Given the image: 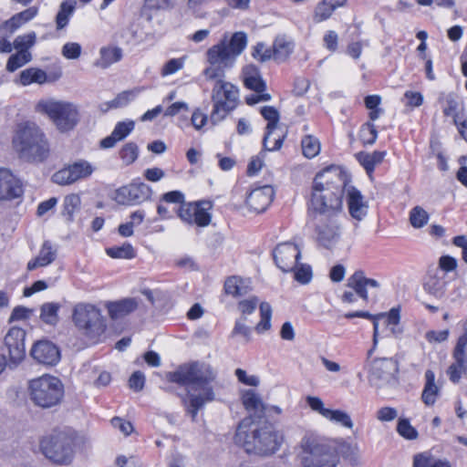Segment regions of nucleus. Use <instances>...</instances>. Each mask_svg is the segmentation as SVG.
Instances as JSON below:
<instances>
[{
	"mask_svg": "<svg viewBox=\"0 0 467 467\" xmlns=\"http://www.w3.org/2000/svg\"><path fill=\"white\" fill-rule=\"evenodd\" d=\"M246 45V35L244 32H235L230 36L225 34L218 44L206 51V60L210 66L203 70V75L208 80H216L212 92L213 109L210 117L213 124L222 121L236 106L239 90L223 78L224 68L234 65Z\"/></svg>",
	"mask_w": 467,
	"mask_h": 467,
	"instance_id": "1",
	"label": "nucleus"
},
{
	"mask_svg": "<svg viewBox=\"0 0 467 467\" xmlns=\"http://www.w3.org/2000/svg\"><path fill=\"white\" fill-rule=\"evenodd\" d=\"M216 376L212 366L200 361L184 363L168 373L169 381L187 386L182 403L192 421H195L200 410L215 400L213 382Z\"/></svg>",
	"mask_w": 467,
	"mask_h": 467,
	"instance_id": "2",
	"label": "nucleus"
},
{
	"mask_svg": "<svg viewBox=\"0 0 467 467\" xmlns=\"http://www.w3.org/2000/svg\"><path fill=\"white\" fill-rule=\"evenodd\" d=\"M347 182L349 177L339 167L330 166L318 172L313 182L309 202L314 215L340 213Z\"/></svg>",
	"mask_w": 467,
	"mask_h": 467,
	"instance_id": "3",
	"label": "nucleus"
},
{
	"mask_svg": "<svg viewBox=\"0 0 467 467\" xmlns=\"http://www.w3.org/2000/svg\"><path fill=\"white\" fill-rule=\"evenodd\" d=\"M250 420H244L235 433V441L244 447L247 453L269 456L275 453L283 441V437L271 425L254 424L248 430Z\"/></svg>",
	"mask_w": 467,
	"mask_h": 467,
	"instance_id": "4",
	"label": "nucleus"
},
{
	"mask_svg": "<svg viewBox=\"0 0 467 467\" xmlns=\"http://www.w3.org/2000/svg\"><path fill=\"white\" fill-rule=\"evenodd\" d=\"M12 143L19 158L25 161L40 162L48 157V141L41 129L33 122L20 124Z\"/></svg>",
	"mask_w": 467,
	"mask_h": 467,
	"instance_id": "5",
	"label": "nucleus"
},
{
	"mask_svg": "<svg viewBox=\"0 0 467 467\" xmlns=\"http://www.w3.org/2000/svg\"><path fill=\"white\" fill-rule=\"evenodd\" d=\"M300 447L302 467H336L338 463L336 449L319 436L305 435Z\"/></svg>",
	"mask_w": 467,
	"mask_h": 467,
	"instance_id": "6",
	"label": "nucleus"
},
{
	"mask_svg": "<svg viewBox=\"0 0 467 467\" xmlns=\"http://www.w3.org/2000/svg\"><path fill=\"white\" fill-rule=\"evenodd\" d=\"M64 385L54 376L43 375L29 382V396L32 402L42 409H51L62 401Z\"/></svg>",
	"mask_w": 467,
	"mask_h": 467,
	"instance_id": "7",
	"label": "nucleus"
},
{
	"mask_svg": "<svg viewBox=\"0 0 467 467\" xmlns=\"http://www.w3.org/2000/svg\"><path fill=\"white\" fill-rule=\"evenodd\" d=\"M43 454L56 464L67 465L73 460V440L65 431H54L40 441Z\"/></svg>",
	"mask_w": 467,
	"mask_h": 467,
	"instance_id": "8",
	"label": "nucleus"
},
{
	"mask_svg": "<svg viewBox=\"0 0 467 467\" xmlns=\"http://www.w3.org/2000/svg\"><path fill=\"white\" fill-rule=\"evenodd\" d=\"M37 111L47 114L60 131L72 130L78 121V110L73 103L54 99L40 100Z\"/></svg>",
	"mask_w": 467,
	"mask_h": 467,
	"instance_id": "9",
	"label": "nucleus"
},
{
	"mask_svg": "<svg viewBox=\"0 0 467 467\" xmlns=\"http://www.w3.org/2000/svg\"><path fill=\"white\" fill-rule=\"evenodd\" d=\"M367 369L369 384L376 389L393 387L398 383L399 365L393 358H374L368 363Z\"/></svg>",
	"mask_w": 467,
	"mask_h": 467,
	"instance_id": "10",
	"label": "nucleus"
},
{
	"mask_svg": "<svg viewBox=\"0 0 467 467\" xmlns=\"http://www.w3.org/2000/svg\"><path fill=\"white\" fill-rule=\"evenodd\" d=\"M72 317L76 327L88 336L100 335L105 330L106 325L100 310L91 304L76 305Z\"/></svg>",
	"mask_w": 467,
	"mask_h": 467,
	"instance_id": "11",
	"label": "nucleus"
},
{
	"mask_svg": "<svg viewBox=\"0 0 467 467\" xmlns=\"http://www.w3.org/2000/svg\"><path fill=\"white\" fill-rule=\"evenodd\" d=\"M314 220L317 242L326 248H332L341 234L339 213L314 215Z\"/></svg>",
	"mask_w": 467,
	"mask_h": 467,
	"instance_id": "12",
	"label": "nucleus"
},
{
	"mask_svg": "<svg viewBox=\"0 0 467 467\" xmlns=\"http://www.w3.org/2000/svg\"><path fill=\"white\" fill-rule=\"evenodd\" d=\"M212 207L213 204L209 201L185 202L179 207L177 213L179 218L188 224L205 227L211 223L212 216L209 211Z\"/></svg>",
	"mask_w": 467,
	"mask_h": 467,
	"instance_id": "13",
	"label": "nucleus"
},
{
	"mask_svg": "<svg viewBox=\"0 0 467 467\" xmlns=\"http://www.w3.org/2000/svg\"><path fill=\"white\" fill-rule=\"evenodd\" d=\"M347 286L353 291H345L341 296V301L352 304L357 301V296L368 301V287L378 288L379 283L376 279L366 277L362 270H358L348 277Z\"/></svg>",
	"mask_w": 467,
	"mask_h": 467,
	"instance_id": "14",
	"label": "nucleus"
},
{
	"mask_svg": "<svg viewBox=\"0 0 467 467\" xmlns=\"http://www.w3.org/2000/svg\"><path fill=\"white\" fill-rule=\"evenodd\" d=\"M151 188L144 182H131L115 192L114 200L122 205H138L150 199Z\"/></svg>",
	"mask_w": 467,
	"mask_h": 467,
	"instance_id": "15",
	"label": "nucleus"
},
{
	"mask_svg": "<svg viewBox=\"0 0 467 467\" xmlns=\"http://www.w3.org/2000/svg\"><path fill=\"white\" fill-rule=\"evenodd\" d=\"M94 171L93 166L87 161H78L55 172L52 180L59 185H68L89 177Z\"/></svg>",
	"mask_w": 467,
	"mask_h": 467,
	"instance_id": "16",
	"label": "nucleus"
},
{
	"mask_svg": "<svg viewBox=\"0 0 467 467\" xmlns=\"http://www.w3.org/2000/svg\"><path fill=\"white\" fill-rule=\"evenodd\" d=\"M273 257L276 266L284 273H288L296 268L301 251L294 243H281L274 249Z\"/></svg>",
	"mask_w": 467,
	"mask_h": 467,
	"instance_id": "17",
	"label": "nucleus"
},
{
	"mask_svg": "<svg viewBox=\"0 0 467 467\" xmlns=\"http://www.w3.org/2000/svg\"><path fill=\"white\" fill-rule=\"evenodd\" d=\"M26 331L20 327H11L5 337V346L8 350L9 363L16 366L20 363L26 355L25 348Z\"/></svg>",
	"mask_w": 467,
	"mask_h": 467,
	"instance_id": "18",
	"label": "nucleus"
},
{
	"mask_svg": "<svg viewBox=\"0 0 467 467\" xmlns=\"http://www.w3.org/2000/svg\"><path fill=\"white\" fill-rule=\"evenodd\" d=\"M260 113L267 121L266 131L263 140L264 150L269 151L277 150L283 145L285 135H278L277 138H275L274 144L272 146H269V140L278 127L280 114L278 110L273 106L262 107Z\"/></svg>",
	"mask_w": 467,
	"mask_h": 467,
	"instance_id": "19",
	"label": "nucleus"
},
{
	"mask_svg": "<svg viewBox=\"0 0 467 467\" xmlns=\"http://www.w3.org/2000/svg\"><path fill=\"white\" fill-rule=\"evenodd\" d=\"M306 401L313 411L317 412L325 419L348 429L353 428V421L347 412L325 408L324 402L318 397L307 396Z\"/></svg>",
	"mask_w": 467,
	"mask_h": 467,
	"instance_id": "20",
	"label": "nucleus"
},
{
	"mask_svg": "<svg viewBox=\"0 0 467 467\" xmlns=\"http://www.w3.org/2000/svg\"><path fill=\"white\" fill-rule=\"evenodd\" d=\"M31 356L38 363L47 366H54L60 359L58 348L48 340L36 342L31 349Z\"/></svg>",
	"mask_w": 467,
	"mask_h": 467,
	"instance_id": "21",
	"label": "nucleus"
},
{
	"mask_svg": "<svg viewBox=\"0 0 467 467\" xmlns=\"http://www.w3.org/2000/svg\"><path fill=\"white\" fill-rule=\"evenodd\" d=\"M274 196L275 191L273 187L265 185L251 191L246 198V204L255 213H263L270 205Z\"/></svg>",
	"mask_w": 467,
	"mask_h": 467,
	"instance_id": "22",
	"label": "nucleus"
},
{
	"mask_svg": "<svg viewBox=\"0 0 467 467\" xmlns=\"http://www.w3.org/2000/svg\"><path fill=\"white\" fill-rule=\"evenodd\" d=\"M446 277L447 274L442 272L441 269H429L423 283L424 290L436 298H442L446 292Z\"/></svg>",
	"mask_w": 467,
	"mask_h": 467,
	"instance_id": "23",
	"label": "nucleus"
},
{
	"mask_svg": "<svg viewBox=\"0 0 467 467\" xmlns=\"http://www.w3.org/2000/svg\"><path fill=\"white\" fill-rule=\"evenodd\" d=\"M22 194V182L8 170L0 169V200H12Z\"/></svg>",
	"mask_w": 467,
	"mask_h": 467,
	"instance_id": "24",
	"label": "nucleus"
},
{
	"mask_svg": "<svg viewBox=\"0 0 467 467\" xmlns=\"http://www.w3.org/2000/svg\"><path fill=\"white\" fill-rule=\"evenodd\" d=\"M349 214L357 221L363 220L368 214V205L363 195L355 187L348 185L345 188Z\"/></svg>",
	"mask_w": 467,
	"mask_h": 467,
	"instance_id": "25",
	"label": "nucleus"
},
{
	"mask_svg": "<svg viewBox=\"0 0 467 467\" xmlns=\"http://www.w3.org/2000/svg\"><path fill=\"white\" fill-rule=\"evenodd\" d=\"M38 14V7L30 6L17 14L12 16L0 25V32L8 31L9 35H13L23 25L33 20Z\"/></svg>",
	"mask_w": 467,
	"mask_h": 467,
	"instance_id": "26",
	"label": "nucleus"
},
{
	"mask_svg": "<svg viewBox=\"0 0 467 467\" xmlns=\"http://www.w3.org/2000/svg\"><path fill=\"white\" fill-rule=\"evenodd\" d=\"M242 403L244 409L257 419L266 415V405L264 403L261 396L254 389H246L242 392Z\"/></svg>",
	"mask_w": 467,
	"mask_h": 467,
	"instance_id": "27",
	"label": "nucleus"
},
{
	"mask_svg": "<svg viewBox=\"0 0 467 467\" xmlns=\"http://www.w3.org/2000/svg\"><path fill=\"white\" fill-rule=\"evenodd\" d=\"M57 250L50 241H45L41 245L37 256L31 259L26 265L28 271L37 267H45L52 264L57 258Z\"/></svg>",
	"mask_w": 467,
	"mask_h": 467,
	"instance_id": "28",
	"label": "nucleus"
},
{
	"mask_svg": "<svg viewBox=\"0 0 467 467\" xmlns=\"http://www.w3.org/2000/svg\"><path fill=\"white\" fill-rule=\"evenodd\" d=\"M123 50L121 47L108 45L100 47L99 57L95 61L94 65L99 68L106 69L111 65L118 63L122 59Z\"/></svg>",
	"mask_w": 467,
	"mask_h": 467,
	"instance_id": "29",
	"label": "nucleus"
},
{
	"mask_svg": "<svg viewBox=\"0 0 467 467\" xmlns=\"http://www.w3.org/2000/svg\"><path fill=\"white\" fill-rule=\"evenodd\" d=\"M106 306L109 317L112 319H118L136 310L138 302L134 298H124L119 301L109 302Z\"/></svg>",
	"mask_w": 467,
	"mask_h": 467,
	"instance_id": "30",
	"label": "nucleus"
},
{
	"mask_svg": "<svg viewBox=\"0 0 467 467\" xmlns=\"http://www.w3.org/2000/svg\"><path fill=\"white\" fill-rule=\"evenodd\" d=\"M442 112L445 116L451 117L453 123L464 124L463 107L453 93L445 96Z\"/></svg>",
	"mask_w": 467,
	"mask_h": 467,
	"instance_id": "31",
	"label": "nucleus"
},
{
	"mask_svg": "<svg viewBox=\"0 0 467 467\" xmlns=\"http://www.w3.org/2000/svg\"><path fill=\"white\" fill-rule=\"evenodd\" d=\"M357 161L365 169L367 174L370 177L375 171L376 166L379 165L385 156L386 151L374 150L373 152L359 151L356 155Z\"/></svg>",
	"mask_w": 467,
	"mask_h": 467,
	"instance_id": "32",
	"label": "nucleus"
},
{
	"mask_svg": "<svg viewBox=\"0 0 467 467\" xmlns=\"http://www.w3.org/2000/svg\"><path fill=\"white\" fill-rule=\"evenodd\" d=\"M294 42L285 36H277L273 43L274 60L277 63L285 62L294 52Z\"/></svg>",
	"mask_w": 467,
	"mask_h": 467,
	"instance_id": "33",
	"label": "nucleus"
},
{
	"mask_svg": "<svg viewBox=\"0 0 467 467\" xmlns=\"http://www.w3.org/2000/svg\"><path fill=\"white\" fill-rule=\"evenodd\" d=\"M440 394V388L435 383V374L428 369L425 372V385L421 393L422 402L426 406H432Z\"/></svg>",
	"mask_w": 467,
	"mask_h": 467,
	"instance_id": "34",
	"label": "nucleus"
},
{
	"mask_svg": "<svg viewBox=\"0 0 467 467\" xmlns=\"http://www.w3.org/2000/svg\"><path fill=\"white\" fill-rule=\"evenodd\" d=\"M244 81L247 88L258 93L265 89V83L262 79L258 68L254 66H247L244 68Z\"/></svg>",
	"mask_w": 467,
	"mask_h": 467,
	"instance_id": "35",
	"label": "nucleus"
},
{
	"mask_svg": "<svg viewBox=\"0 0 467 467\" xmlns=\"http://www.w3.org/2000/svg\"><path fill=\"white\" fill-rule=\"evenodd\" d=\"M224 291L227 295L236 297L248 294L250 288L243 278L231 276L224 282Z\"/></svg>",
	"mask_w": 467,
	"mask_h": 467,
	"instance_id": "36",
	"label": "nucleus"
},
{
	"mask_svg": "<svg viewBox=\"0 0 467 467\" xmlns=\"http://www.w3.org/2000/svg\"><path fill=\"white\" fill-rule=\"evenodd\" d=\"M413 467H451L447 460L436 459L429 452L414 455Z\"/></svg>",
	"mask_w": 467,
	"mask_h": 467,
	"instance_id": "37",
	"label": "nucleus"
},
{
	"mask_svg": "<svg viewBox=\"0 0 467 467\" xmlns=\"http://www.w3.org/2000/svg\"><path fill=\"white\" fill-rule=\"evenodd\" d=\"M47 73L36 67H30L20 73V83L27 86L32 83L43 84L47 81Z\"/></svg>",
	"mask_w": 467,
	"mask_h": 467,
	"instance_id": "38",
	"label": "nucleus"
},
{
	"mask_svg": "<svg viewBox=\"0 0 467 467\" xmlns=\"http://www.w3.org/2000/svg\"><path fill=\"white\" fill-rule=\"evenodd\" d=\"M76 0H65L61 3L59 11L56 17L57 28L63 29L67 24L70 16L75 9Z\"/></svg>",
	"mask_w": 467,
	"mask_h": 467,
	"instance_id": "39",
	"label": "nucleus"
},
{
	"mask_svg": "<svg viewBox=\"0 0 467 467\" xmlns=\"http://www.w3.org/2000/svg\"><path fill=\"white\" fill-rule=\"evenodd\" d=\"M142 89V88H135L120 92L114 99L108 103V108H121L127 106L140 95Z\"/></svg>",
	"mask_w": 467,
	"mask_h": 467,
	"instance_id": "40",
	"label": "nucleus"
},
{
	"mask_svg": "<svg viewBox=\"0 0 467 467\" xmlns=\"http://www.w3.org/2000/svg\"><path fill=\"white\" fill-rule=\"evenodd\" d=\"M60 308L57 303H45L40 308L41 320L48 325H56L58 321V310Z\"/></svg>",
	"mask_w": 467,
	"mask_h": 467,
	"instance_id": "41",
	"label": "nucleus"
},
{
	"mask_svg": "<svg viewBox=\"0 0 467 467\" xmlns=\"http://www.w3.org/2000/svg\"><path fill=\"white\" fill-rule=\"evenodd\" d=\"M32 55L29 51H17L12 55L6 63V70L9 72H15L26 63L30 62Z\"/></svg>",
	"mask_w": 467,
	"mask_h": 467,
	"instance_id": "42",
	"label": "nucleus"
},
{
	"mask_svg": "<svg viewBox=\"0 0 467 467\" xmlns=\"http://www.w3.org/2000/svg\"><path fill=\"white\" fill-rule=\"evenodd\" d=\"M107 254L111 258L132 259L135 257V251L132 245L125 243L120 246H112L106 249Z\"/></svg>",
	"mask_w": 467,
	"mask_h": 467,
	"instance_id": "43",
	"label": "nucleus"
},
{
	"mask_svg": "<svg viewBox=\"0 0 467 467\" xmlns=\"http://www.w3.org/2000/svg\"><path fill=\"white\" fill-rule=\"evenodd\" d=\"M301 146L303 154L308 159L316 157L320 152V142L314 136H305L302 139Z\"/></svg>",
	"mask_w": 467,
	"mask_h": 467,
	"instance_id": "44",
	"label": "nucleus"
},
{
	"mask_svg": "<svg viewBox=\"0 0 467 467\" xmlns=\"http://www.w3.org/2000/svg\"><path fill=\"white\" fill-rule=\"evenodd\" d=\"M259 309L261 320L255 329L258 333H263L271 327L272 307L267 302H262L259 305Z\"/></svg>",
	"mask_w": 467,
	"mask_h": 467,
	"instance_id": "45",
	"label": "nucleus"
},
{
	"mask_svg": "<svg viewBox=\"0 0 467 467\" xmlns=\"http://www.w3.org/2000/svg\"><path fill=\"white\" fill-rule=\"evenodd\" d=\"M429 213L420 206H415L410 212V223L414 228H421L429 222Z\"/></svg>",
	"mask_w": 467,
	"mask_h": 467,
	"instance_id": "46",
	"label": "nucleus"
},
{
	"mask_svg": "<svg viewBox=\"0 0 467 467\" xmlns=\"http://www.w3.org/2000/svg\"><path fill=\"white\" fill-rule=\"evenodd\" d=\"M81 200L78 194H69L67 195L64 199L63 203V212L62 213L64 215H67L68 217V220H72L73 214L76 211H78L80 207Z\"/></svg>",
	"mask_w": 467,
	"mask_h": 467,
	"instance_id": "47",
	"label": "nucleus"
},
{
	"mask_svg": "<svg viewBox=\"0 0 467 467\" xmlns=\"http://www.w3.org/2000/svg\"><path fill=\"white\" fill-rule=\"evenodd\" d=\"M359 137L364 145H373L378 138V131L374 124L366 122L362 125Z\"/></svg>",
	"mask_w": 467,
	"mask_h": 467,
	"instance_id": "48",
	"label": "nucleus"
},
{
	"mask_svg": "<svg viewBox=\"0 0 467 467\" xmlns=\"http://www.w3.org/2000/svg\"><path fill=\"white\" fill-rule=\"evenodd\" d=\"M139 155L138 146L133 142L126 143L119 150V158L125 165L133 163Z\"/></svg>",
	"mask_w": 467,
	"mask_h": 467,
	"instance_id": "49",
	"label": "nucleus"
},
{
	"mask_svg": "<svg viewBox=\"0 0 467 467\" xmlns=\"http://www.w3.org/2000/svg\"><path fill=\"white\" fill-rule=\"evenodd\" d=\"M36 39V35L35 32H30L26 35H21L16 37L14 41V48L17 51H28L30 47H32Z\"/></svg>",
	"mask_w": 467,
	"mask_h": 467,
	"instance_id": "50",
	"label": "nucleus"
},
{
	"mask_svg": "<svg viewBox=\"0 0 467 467\" xmlns=\"http://www.w3.org/2000/svg\"><path fill=\"white\" fill-rule=\"evenodd\" d=\"M335 11L331 1L324 0L317 5L315 10L314 20L317 23L327 20Z\"/></svg>",
	"mask_w": 467,
	"mask_h": 467,
	"instance_id": "51",
	"label": "nucleus"
},
{
	"mask_svg": "<svg viewBox=\"0 0 467 467\" xmlns=\"http://www.w3.org/2000/svg\"><path fill=\"white\" fill-rule=\"evenodd\" d=\"M398 433L407 440H415L418 438L417 430L411 426L408 419H400L397 424Z\"/></svg>",
	"mask_w": 467,
	"mask_h": 467,
	"instance_id": "52",
	"label": "nucleus"
},
{
	"mask_svg": "<svg viewBox=\"0 0 467 467\" xmlns=\"http://www.w3.org/2000/svg\"><path fill=\"white\" fill-rule=\"evenodd\" d=\"M294 272V278L296 281L302 285L308 284L312 279V269L309 265L296 263Z\"/></svg>",
	"mask_w": 467,
	"mask_h": 467,
	"instance_id": "53",
	"label": "nucleus"
},
{
	"mask_svg": "<svg viewBox=\"0 0 467 467\" xmlns=\"http://www.w3.org/2000/svg\"><path fill=\"white\" fill-rule=\"evenodd\" d=\"M253 57L260 61L265 62L274 59L273 47H267L264 43H257L252 53Z\"/></svg>",
	"mask_w": 467,
	"mask_h": 467,
	"instance_id": "54",
	"label": "nucleus"
},
{
	"mask_svg": "<svg viewBox=\"0 0 467 467\" xmlns=\"http://www.w3.org/2000/svg\"><path fill=\"white\" fill-rule=\"evenodd\" d=\"M134 127L135 122L133 120L119 121L116 124L112 132L114 136H117V140H122L134 130Z\"/></svg>",
	"mask_w": 467,
	"mask_h": 467,
	"instance_id": "55",
	"label": "nucleus"
},
{
	"mask_svg": "<svg viewBox=\"0 0 467 467\" xmlns=\"http://www.w3.org/2000/svg\"><path fill=\"white\" fill-rule=\"evenodd\" d=\"M466 348H467V331L458 338L457 344L453 350V358L460 363L462 360H467L466 358Z\"/></svg>",
	"mask_w": 467,
	"mask_h": 467,
	"instance_id": "56",
	"label": "nucleus"
},
{
	"mask_svg": "<svg viewBox=\"0 0 467 467\" xmlns=\"http://www.w3.org/2000/svg\"><path fill=\"white\" fill-rule=\"evenodd\" d=\"M467 368V360H462V363H460L459 361H454L449 368H448V376L453 383H457L461 377L462 373L465 371Z\"/></svg>",
	"mask_w": 467,
	"mask_h": 467,
	"instance_id": "57",
	"label": "nucleus"
},
{
	"mask_svg": "<svg viewBox=\"0 0 467 467\" xmlns=\"http://www.w3.org/2000/svg\"><path fill=\"white\" fill-rule=\"evenodd\" d=\"M259 299L256 296H251L249 298L241 300L238 303V310L243 316L251 315L257 307Z\"/></svg>",
	"mask_w": 467,
	"mask_h": 467,
	"instance_id": "58",
	"label": "nucleus"
},
{
	"mask_svg": "<svg viewBox=\"0 0 467 467\" xmlns=\"http://www.w3.org/2000/svg\"><path fill=\"white\" fill-rule=\"evenodd\" d=\"M184 61L182 58H171L164 64L161 68V76L166 77L172 75L183 67Z\"/></svg>",
	"mask_w": 467,
	"mask_h": 467,
	"instance_id": "59",
	"label": "nucleus"
},
{
	"mask_svg": "<svg viewBox=\"0 0 467 467\" xmlns=\"http://www.w3.org/2000/svg\"><path fill=\"white\" fill-rule=\"evenodd\" d=\"M63 57L67 59H77L81 54V46L76 42L66 43L61 50Z\"/></svg>",
	"mask_w": 467,
	"mask_h": 467,
	"instance_id": "60",
	"label": "nucleus"
},
{
	"mask_svg": "<svg viewBox=\"0 0 467 467\" xmlns=\"http://www.w3.org/2000/svg\"><path fill=\"white\" fill-rule=\"evenodd\" d=\"M397 417L398 410L392 407H382L376 413L377 420L382 422L392 421Z\"/></svg>",
	"mask_w": 467,
	"mask_h": 467,
	"instance_id": "61",
	"label": "nucleus"
},
{
	"mask_svg": "<svg viewBox=\"0 0 467 467\" xmlns=\"http://www.w3.org/2000/svg\"><path fill=\"white\" fill-rule=\"evenodd\" d=\"M235 376L240 382L244 385L256 387L259 385V378L254 375H247L246 371L242 368H237L235 370Z\"/></svg>",
	"mask_w": 467,
	"mask_h": 467,
	"instance_id": "62",
	"label": "nucleus"
},
{
	"mask_svg": "<svg viewBox=\"0 0 467 467\" xmlns=\"http://www.w3.org/2000/svg\"><path fill=\"white\" fill-rule=\"evenodd\" d=\"M161 201L165 203L180 204V206L185 203L184 194L180 191H171L162 194Z\"/></svg>",
	"mask_w": 467,
	"mask_h": 467,
	"instance_id": "63",
	"label": "nucleus"
},
{
	"mask_svg": "<svg viewBox=\"0 0 467 467\" xmlns=\"http://www.w3.org/2000/svg\"><path fill=\"white\" fill-rule=\"evenodd\" d=\"M324 47L330 52H335L338 46V35L334 30L327 31L323 37Z\"/></svg>",
	"mask_w": 467,
	"mask_h": 467,
	"instance_id": "64",
	"label": "nucleus"
}]
</instances>
